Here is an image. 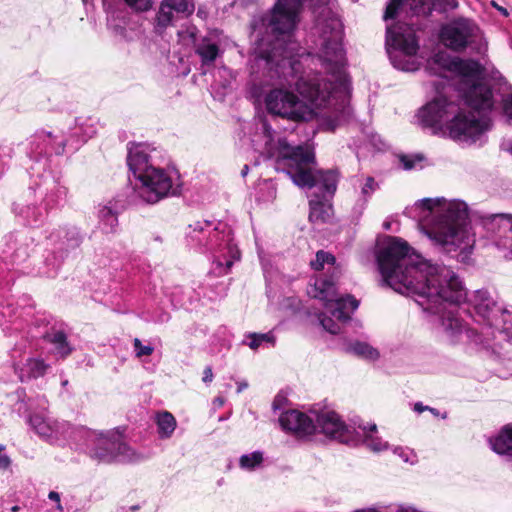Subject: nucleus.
I'll use <instances>...</instances> for the list:
<instances>
[{
    "label": "nucleus",
    "instance_id": "13",
    "mask_svg": "<svg viewBox=\"0 0 512 512\" xmlns=\"http://www.w3.org/2000/svg\"><path fill=\"white\" fill-rule=\"evenodd\" d=\"M478 32L479 29L473 22L461 18L443 25L439 38L445 47L461 52L474 42Z\"/></svg>",
    "mask_w": 512,
    "mask_h": 512
},
{
    "label": "nucleus",
    "instance_id": "31",
    "mask_svg": "<svg viewBox=\"0 0 512 512\" xmlns=\"http://www.w3.org/2000/svg\"><path fill=\"white\" fill-rule=\"evenodd\" d=\"M263 461V455L259 451L242 455L240 458V466L244 469L252 470L259 466Z\"/></svg>",
    "mask_w": 512,
    "mask_h": 512
},
{
    "label": "nucleus",
    "instance_id": "46",
    "mask_svg": "<svg viewBox=\"0 0 512 512\" xmlns=\"http://www.w3.org/2000/svg\"><path fill=\"white\" fill-rule=\"evenodd\" d=\"M428 410H429L430 412H432L433 414L438 415V413L436 412V410H435L434 408H430V407H428Z\"/></svg>",
    "mask_w": 512,
    "mask_h": 512
},
{
    "label": "nucleus",
    "instance_id": "6",
    "mask_svg": "<svg viewBox=\"0 0 512 512\" xmlns=\"http://www.w3.org/2000/svg\"><path fill=\"white\" fill-rule=\"evenodd\" d=\"M310 266L314 271H321L328 266L331 271L329 278L318 277L308 289V294L323 302V306L327 312L339 322H346L359 306L358 300L353 296L337 297L336 280L340 277L342 269L336 264V258L329 252L319 250L314 260L310 262Z\"/></svg>",
    "mask_w": 512,
    "mask_h": 512
},
{
    "label": "nucleus",
    "instance_id": "50",
    "mask_svg": "<svg viewBox=\"0 0 512 512\" xmlns=\"http://www.w3.org/2000/svg\"><path fill=\"white\" fill-rule=\"evenodd\" d=\"M194 227H195V225L194 226L190 225V228H192V231L190 232V235L192 234Z\"/></svg>",
    "mask_w": 512,
    "mask_h": 512
},
{
    "label": "nucleus",
    "instance_id": "7",
    "mask_svg": "<svg viewBox=\"0 0 512 512\" xmlns=\"http://www.w3.org/2000/svg\"><path fill=\"white\" fill-rule=\"evenodd\" d=\"M427 70L441 77H446L447 72L458 74L462 83L468 86L465 98L469 104L481 108L492 105V90L480 81L482 67L477 61L453 58L447 52L440 51L428 61Z\"/></svg>",
    "mask_w": 512,
    "mask_h": 512
},
{
    "label": "nucleus",
    "instance_id": "40",
    "mask_svg": "<svg viewBox=\"0 0 512 512\" xmlns=\"http://www.w3.org/2000/svg\"><path fill=\"white\" fill-rule=\"evenodd\" d=\"M11 463L10 458L5 454H0V469H6Z\"/></svg>",
    "mask_w": 512,
    "mask_h": 512
},
{
    "label": "nucleus",
    "instance_id": "43",
    "mask_svg": "<svg viewBox=\"0 0 512 512\" xmlns=\"http://www.w3.org/2000/svg\"><path fill=\"white\" fill-rule=\"evenodd\" d=\"M494 7H496L499 12H501L503 15L507 16L508 12L505 8L498 6L495 2H493Z\"/></svg>",
    "mask_w": 512,
    "mask_h": 512
},
{
    "label": "nucleus",
    "instance_id": "20",
    "mask_svg": "<svg viewBox=\"0 0 512 512\" xmlns=\"http://www.w3.org/2000/svg\"><path fill=\"white\" fill-rule=\"evenodd\" d=\"M127 162L136 178L144 175L148 169L155 168L149 163L148 146L144 144H133L129 147Z\"/></svg>",
    "mask_w": 512,
    "mask_h": 512
},
{
    "label": "nucleus",
    "instance_id": "12",
    "mask_svg": "<svg viewBox=\"0 0 512 512\" xmlns=\"http://www.w3.org/2000/svg\"><path fill=\"white\" fill-rule=\"evenodd\" d=\"M137 179L141 183L138 194L147 203H156L174 194L172 178L162 168H150Z\"/></svg>",
    "mask_w": 512,
    "mask_h": 512
},
{
    "label": "nucleus",
    "instance_id": "36",
    "mask_svg": "<svg viewBox=\"0 0 512 512\" xmlns=\"http://www.w3.org/2000/svg\"><path fill=\"white\" fill-rule=\"evenodd\" d=\"M134 348L137 357L149 356L153 353L154 348L150 345H143L138 338L134 339Z\"/></svg>",
    "mask_w": 512,
    "mask_h": 512
},
{
    "label": "nucleus",
    "instance_id": "16",
    "mask_svg": "<svg viewBox=\"0 0 512 512\" xmlns=\"http://www.w3.org/2000/svg\"><path fill=\"white\" fill-rule=\"evenodd\" d=\"M279 422L281 427L297 438H306L317 430L314 419L309 415L297 411L289 410L284 412Z\"/></svg>",
    "mask_w": 512,
    "mask_h": 512
},
{
    "label": "nucleus",
    "instance_id": "27",
    "mask_svg": "<svg viewBox=\"0 0 512 512\" xmlns=\"http://www.w3.org/2000/svg\"><path fill=\"white\" fill-rule=\"evenodd\" d=\"M100 224L105 233H112L118 225L117 213L108 206H104L99 210Z\"/></svg>",
    "mask_w": 512,
    "mask_h": 512
},
{
    "label": "nucleus",
    "instance_id": "47",
    "mask_svg": "<svg viewBox=\"0 0 512 512\" xmlns=\"http://www.w3.org/2000/svg\"><path fill=\"white\" fill-rule=\"evenodd\" d=\"M384 228L388 230L390 228V224L388 222H385L384 223Z\"/></svg>",
    "mask_w": 512,
    "mask_h": 512
},
{
    "label": "nucleus",
    "instance_id": "5",
    "mask_svg": "<svg viewBox=\"0 0 512 512\" xmlns=\"http://www.w3.org/2000/svg\"><path fill=\"white\" fill-rule=\"evenodd\" d=\"M420 221L432 216L435 221L430 227L421 225L425 235L441 246L446 252L460 250L467 254L473 248L474 237L467 228L468 210L463 201L425 198L415 203Z\"/></svg>",
    "mask_w": 512,
    "mask_h": 512
},
{
    "label": "nucleus",
    "instance_id": "17",
    "mask_svg": "<svg viewBox=\"0 0 512 512\" xmlns=\"http://www.w3.org/2000/svg\"><path fill=\"white\" fill-rule=\"evenodd\" d=\"M194 11L191 0H163L155 18V30L162 33L172 24L174 12L190 15Z\"/></svg>",
    "mask_w": 512,
    "mask_h": 512
},
{
    "label": "nucleus",
    "instance_id": "39",
    "mask_svg": "<svg viewBox=\"0 0 512 512\" xmlns=\"http://www.w3.org/2000/svg\"><path fill=\"white\" fill-rule=\"evenodd\" d=\"M400 160L405 170H410L414 168V162L409 157L402 156Z\"/></svg>",
    "mask_w": 512,
    "mask_h": 512
},
{
    "label": "nucleus",
    "instance_id": "42",
    "mask_svg": "<svg viewBox=\"0 0 512 512\" xmlns=\"http://www.w3.org/2000/svg\"><path fill=\"white\" fill-rule=\"evenodd\" d=\"M49 499L54 500V501H56V502H58V503L60 502V496H59V494H58L57 492H55V491H51V492L49 493Z\"/></svg>",
    "mask_w": 512,
    "mask_h": 512
},
{
    "label": "nucleus",
    "instance_id": "14",
    "mask_svg": "<svg viewBox=\"0 0 512 512\" xmlns=\"http://www.w3.org/2000/svg\"><path fill=\"white\" fill-rule=\"evenodd\" d=\"M29 424L42 439L52 444L73 439L76 432L68 422L51 419L42 413L32 414L29 417Z\"/></svg>",
    "mask_w": 512,
    "mask_h": 512
},
{
    "label": "nucleus",
    "instance_id": "32",
    "mask_svg": "<svg viewBox=\"0 0 512 512\" xmlns=\"http://www.w3.org/2000/svg\"><path fill=\"white\" fill-rule=\"evenodd\" d=\"M379 188L378 183L373 177H367L364 185L361 188L362 203L361 209L364 208L371 195Z\"/></svg>",
    "mask_w": 512,
    "mask_h": 512
},
{
    "label": "nucleus",
    "instance_id": "28",
    "mask_svg": "<svg viewBox=\"0 0 512 512\" xmlns=\"http://www.w3.org/2000/svg\"><path fill=\"white\" fill-rule=\"evenodd\" d=\"M348 351L369 360H375L379 356V353L375 348L363 342H355L351 344L348 347Z\"/></svg>",
    "mask_w": 512,
    "mask_h": 512
},
{
    "label": "nucleus",
    "instance_id": "1",
    "mask_svg": "<svg viewBox=\"0 0 512 512\" xmlns=\"http://www.w3.org/2000/svg\"><path fill=\"white\" fill-rule=\"evenodd\" d=\"M302 0H277L271 12L262 18V25L271 36L256 39L255 59L264 61L270 70H275L281 82L265 96L266 109L273 115L293 121H308L317 117H330L324 109L335 108L334 100L340 88H345L342 68L345 64V51L342 45L343 25L330 10H324L314 27L318 35L315 45L318 58L333 81H326L319 75L300 73L304 65L314 62V58L302 51L294 38L299 23Z\"/></svg>",
    "mask_w": 512,
    "mask_h": 512
},
{
    "label": "nucleus",
    "instance_id": "21",
    "mask_svg": "<svg viewBox=\"0 0 512 512\" xmlns=\"http://www.w3.org/2000/svg\"><path fill=\"white\" fill-rule=\"evenodd\" d=\"M48 365L38 358H29L20 368L18 375L22 382L45 375Z\"/></svg>",
    "mask_w": 512,
    "mask_h": 512
},
{
    "label": "nucleus",
    "instance_id": "8",
    "mask_svg": "<svg viewBox=\"0 0 512 512\" xmlns=\"http://www.w3.org/2000/svg\"><path fill=\"white\" fill-rule=\"evenodd\" d=\"M191 239L198 242V245L205 247L215 255L213 263L215 264V273L225 275L231 269L234 261L240 259V252L233 243L231 231L225 226L222 230L218 227L211 228V223L204 224L197 222L191 234Z\"/></svg>",
    "mask_w": 512,
    "mask_h": 512
},
{
    "label": "nucleus",
    "instance_id": "10",
    "mask_svg": "<svg viewBox=\"0 0 512 512\" xmlns=\"http://www.w3.org/2000/svg\"><path fill=\"white\" fill-rule=\"evenodd\" d=\"M468 312L476 323L481 326L482 336H494V321L498 322L501 310L496 301L486 290H477L468 299Z\"/></svg>",
    "mask_w": 512,
    "mask_h": 512
},
{
    "label": "nucleus",
    "instance_id": "25",
    "mask_svg": "<svg viewBox=\"0 0 512 512\" xmlns=\"http://www.w3.org/2000/svg\"><path fill=\"white\" fill-rule=\"evenodd\" d=\"M156 423L161 438H169L176 428L175 417L167 411L157 414Z\"/></svg>",
    "mask_w": 512,
    "mask_h": 512
},
{
    "label": "nucleus",
    "instance_id": "48",
    "mask_svg": "<svg viewBox=\"0 0 512 512\" xmlns=\"http://www.w3.org/2000/svg\"><path fill=\"white\" fill-rule=\"evenodd\" d=\"M17 510H18V507H17V506H15V507H13V508H12V511H14V512H15V511H17Z\"/></svg>",
    "mask_w": 512,
    "mask_h": 512
},
{
    "label": "nucleus",
    "instance_id": "19",
    "mask_svg": "<svg viewBox=\"0 0 512 512\" xmlns=\"http://www.w3.org/2000/svg\"><path fill=\"white\" fill-rule=\"evenodd\" d=\"M410 7L414 15L427 16L431 13L435 6V0H390L386 7L384 19H393L398 15V10L403 4Z\"/></svg>",
    "mask_w": 512,
    "mask_h": 512
},
{
    "label": "nucleus",
    "instance_id": "41",
    "mask_svg": "<svg viewBox=\"0 0 512 512\" xmlns=\"http://www.w3.org/2000/svg\"><path fill=\"white\" fill-rule=\"evenodd\" d=\"M414 410L418 413H421L425 410H428V407L427 406H423L421 403H416L415 406H414Z\"/></svg>",
    "mask_w": 512,
    "mask_h": 512
},
{
    "label": "nucleus",
    "instance_id": "51",
    "mask_svg": "<svg viewBox=\"0 0 512 512\" xmlns=\"http://www.w3.org/2000/svg\"><path fill=\"white\" fill-rule=\"evenodd\" d=\"M277 401H278V399L276 398V399L274 400V403H273V404H274V407H276Z\"/></svg>",
    "mask_w": 512,
    "mask_h": 512
},
{
    "label": "nucleus",
    "instance_id": "35",
    "mask_svg": "<svg viewBox=\"0 0 512 512\" xmlns=\"http://www.w3.org/2000/svg\"><path fill=\"white\" fill-rule=\"evenodd\" d=\"M319 320L322 327L329 333L337 334L340 331V325L325 314H321Z\"/></svg>",
    "mask_w": 512,
    "mask_h": 512
},
{
    "label": "nucleus",
    "instance_id": "29",
    "mask_svg": "<svg viewBox=\"0 0 512 512\" xmlns=\"http://www.w3.org/2000/svg\"><path fill=\"white\" fill-rule=\"evenodd\" d=\"M246 338L249 340L245 342L251 349L256 350L263 343H270L272 346L275 344V337L273 333H249Z\"/></svg>",
    "mask_w": 512,
    "mask_h": 512
},
{
    "label": "nucleus",
    "instance_id": "4",
    "mask_svg": "<svg viewBox=\"0 0 512 512\" xmlns=\"http://www.w3.org/2000/svg\"><path fill=\"white\" fill-rule=\"evenodd\" d=\"M464 106L439 97L429 102L419 111V119L423 126L432 129L433 133H441L462 143H474L489 129V119L482 113L490 110L474 107L469 104L463 93Z\"/></svg>",
    "mask_w": 512,
    "mask_h": 512
},
{
    "label": "nucleus",
    "instance_id": "11",
    "mask_svg": "<svg viewBox=\"0 0 512 512\" xmlns=\"http://www.w3.org/2000/svg\"><path fill=\"white\" fill-rule=\"evenodd\" d=\"M91 457L99 462L133 461L135 453L122 441L119 433L99 434L94 447L90 450Z\"/></svg>",
    "mask_w": 512,
    "mask_h": 512
},
{
    "label": "nucleus",
    "instance_id": "15",
    "mask_svg": "<svg viewBox=\"0 0 512 512\" xmlns=\"http://www.w3.org/2000/svg\"><path fill=\"white\" fill-rule=\"evenodd\" d=\"M486 228L496 236V245L499 248L508 250L505 257L512 258V215L493 214L485 218Z\"/></svg>",
    "mask_w": 512,
    "mask_h": 512
},
{
    "label": "nucleus",
    "instance_id": "24",
    "mask_svg": "<svg viewBox=\"0 0 512 512\" xmlns=\"http://www.w3.org/2000/svg\"><path fill=\"white\" fill-rule=\"evenodd\" d=\"M499 320L498 322L494 321V336L485 337L486 340L490 338L495 339L496 334L503 335L505 339H512V311L510 310H500L498 314Z\"/></svg>",
    "mask_w": 512,
    "mask_h": 512
},
{
    "label": "nucleus",
    "instance_id": "34",
    "mask_svg": "<svg viewBox=\"0 0 512 512\" xmlns=\"http://www.w3.org/2000/svg\"><path fill=\"white\" fill-rule=\"evenodd\" d=\"M109 27L117 34L123 37L124 39L131 40L133 38V34H135L132 29L128 31L125 27L122 25L116 23V20L114 18L109 19Z\"/></svg>",
    "mask_w": 512,
    "mask_h": 512
},
{
    "label": "nucleus",
    "instance_id": "22",
    "mask_svg": "<svg viewBox=\"0 0 512 512\" xmlns=\"http://www.w3.org/2000/svg\"><path fill=\"white\" fill-rule=\"evenodd\" d=\"M195 53L200 57L202 66L212 65L220 54L219 46L210 39L203 38L195 47Z\"/></svg>",
    "mask_w": 512,
    "mask_h": 512
},
{
    "label": "nucleus",
    "instance_id": "3",
    "mask_svg": "<svg viewBox=\"0 0 512 512\" xmlns=\"http://www.w3.org/2000/svg\"><path fill=\"white\" fill-rule=\"evenodd\" d=\"M265 146L261 151L268 158H276V168H286L294 184L301 188L317 187L322 195H315L309 202V220L314 224L327 222L333 208L330 198L337 190L339 175L336 170H314L315 155L309 146L291 147L285 139L273 142V131L264 121L262 123Z\"/></svg>",
    "mask_w": 512,
    "mask_h": 512
},
{
    "label": "nucleus",
    "instance_id": "33",
    "mask_svg": "<svg viewBox=\"0 0 512 512\" xmlns=\"http://www.w3.org/2000/svg\"><path fill=\"white\" fill-rule=\"evenodd\" d=\"M127 6L137 12L148 11L152 7V0H123Z\"/></svg>",
    "mask_w": 512,
    "mask_h": 512
},
{
    "label": "nucleus",
    "instance_id": "37",
    "mask_svg": "<svg viewBox=\"0 0 512 512\" xmlns=\"http://www.w3.org/2000/svg\"><path fill=\"white\" fill-rule=\"evenodd\" d=\"M502 104L504 114L512 119V90L503 96Z\"/></svg>",
    "mask_w": 512,
    "mask_h": 512
},
{
    "label": "nucleus",
    "instance_id": "45",
    "mask_svg": "<svg viewBox=\"0 0 512 512\" xmlns=\"http://www.w3.org/2000/svg\"><path fill=\"white\" fill-rule=\"evenodd\" d=\"M248 171H249V167H248V165H244V167H243V169H242L241 173H242V175H243V176H246V175H247V173H248Z\"/></svg>",
    "mask_w": 512,
    "mask_h": 512
},
{
    "label": "nucleus",
    "instance_id": "9",
    "mask_svg": "<svg viewBox=\"0 0 512 512\" xmlns=\"http://www.w3.org/2000/svg\"><path fill=\"white\" fill-rule=\"evenodd\" d=\"M387 52L393 66L402 71H415L419 67L418 39L411 25L398 22L387 27Z\"/></svg>",
    "mask_w": 512,
    "mask_h": 512
},
{
    "label": "nucleus",
    "instance_id": "52",
    "mask_svg": "<svg viewBox=\"0 0 512 512\" xmlns=\"http://www.w3.org/2000/svg\"><path fill=\"white\" fill-rule=\"evenodd\" d=\"M4 449V447L2 445H0V450Z\"/></svg>",
    "mask_w": 512,
    "mask_h": 512
},
{
    "label": "nucleus",
    "instance_id": "2",
    "mask_svg": "<svg viewBox=\"0 0 512 512\" xmlns=\"http://www.w3.org/2000/svg\"><path fill=\"white\" fill-rule=\"evenodd\" d=\"M377 264L383 281L393 290L415 296L424 311L442 314L446 337L459 342L472 338L477 329H467L456 313L466 290L459 277L446 266L432 265L416 254L407 242L388 237L377 253Z\"/></svg>",
    "mask_w": 512,
    "mask_h": 512
},
{
    "label": "nucleus",
    "instance_id": "18",
    "mask_svg": "<svg viewBox=\"0 0 512 512\" xmlns=\"http://www.w3.org/2000/svg\"><path fill=\"white\" fill-rule=\"evenodd\" d=\"M316 421V426L320 427L325 435L345 443L350 441V429L341 421L337 413L323 412L317 415Z\"/></svg>",
    "mask_w": 512,
    "mask_h": 512
},
{
    "label": "nucleus",
    "instance_id": "26",
    "mask_svg": "<svg viewBox=\"0 0 512 512\" xmlns=\"http://www.w3.org/2000/svg\"><path fill=\"white\" fill-rule=\"evenodd\" d=\"M358 429H360L365 437L364 442L368 448L372 451L379 452L387 448V443L383 442L379 438L373 437V433L376 432L377 427L375 424H371L369 426L358 425Z\"/></svg>",
    "mask_w": 512,
    "mask_h": 512
},
{
    "label": "nucleus",
    "instance_id": "49",
    "mask_svg": "<svg viewBox=\"0 0 512 512\" xmlns=\"http://www.w3.org/2000/svg\"><path fill=\"white\" fill-rule=\"evenodd\" d=\"M508 151L512 154V145L508 148Z\"/></svg>",
    "mask_w": 512,
    "mask_h": 512
},
{
    "label": "nucleus",
    "instance_id": "23",
    "mask_svg": "<svg viewBox=\"0 0 512 512\" xmlns=\"http://www.w3.org/2000/svg\"><path fill=\"white\" fill-rule=\"evenodd\" d=\"M490 444L496 453L512 455V425L505 426Z\"/></svg>",
    "mask_w": 512,
    "mask_h": 512
},
{
    "label": "nucleus",
    "instance_id": "30",
    "mask_svg": "<svg viewBox=\"0 0 512 512\" xmlns=\"http://www.w3.org/2000/svg\"><path fill=\"white\" fill-rule=\"evenodd\" d=\"M50 342L55 345V348L57 350V353L61 357L67 356L71 349L68 346L67 338L64 332L57 331L54 334L50 336Z\"/></svg>",
    "mask_w": 512,
    "mask_h": 512
},
{
    "label": "nucleus",
    "instance_id": "38",
    "mask_svg": "<svg viewBox=\"0 0 512 512\" xmlns=\"http://www.w3.org/2000/svg\"><path fill=\"white\" fill-rule=\"evenodd\" d=\"M213 380V372L210 366L206 367L203 372V381L209 383Z\"/></svg>",
    "mask_w": 512,
    "mask_h": 512
},
{
    "label": "nucleus",
    "instance_id": "44",
    "mask_svg": "<svg viewBox=\"0 0 512 512\" xmlns=\"http://www.w3.org/2000/svg\"><path fill=\"white\" fill-rule=\"evenodd\" d=\"M247 387V383H239L238 384V393H240L242 390H244Z\"/></svg>",
    "mask_w": 512,
    "mask_h": 512
}]
</instances>
